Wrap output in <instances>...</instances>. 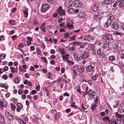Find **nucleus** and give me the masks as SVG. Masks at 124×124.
Segmentation results:
<instances>
[{
	"mask_svg": "<svg viewBox=\"0 0 124 124\" xmlns=\"http://www.w3.org/2000/svg\"><path fill=\"white\" fill-rule=\"evenodd\" d=\"M57 11L58 13L61 16H64L66 14L65 10H63L61 6L58 7Z\"/></svg>",
	"mask_w": 124,
	"mask_h": 124,
	"instance_id": "39448f33",
	"label": "nucleus"
},
{
	"mask_svg": "<svg viewBox=\"0 0 124 124\" xmlns=\"http://www.w3.org/2000/svg\"><path fill=\"white\" fill-rule=\"evenodd\" d=\"M75 49V46H72L69 48V50L71 52H74Z\"/></svg>",
	"mask_w": 124,
	"mask_h": 124,
	"instance_id": "ea45409f",
	"label": "nucleus"
},
{
	"mask_svg": "<svg viewBox=\"0 0 124 124\" xmlns=\"http://www.w3.org/2000/svg\"><path fill=\"white\" fill-rule=\"evenodd\" d=\"M119 54L122 55H124V50H121L120 51Z\"/></svg>",
	"mask_w": 124,
	"mask_h": 124,
	"instance_id": "09e8293b",
	"label": "nucleus"
},
{
	"mask_svg": "<svg viewBox=\"0 0 124 124\" xmlns=\"http://www.w3.org/2000/svg\"><path fill=\"white\" fill-rule=\"evenodd\" d=\"M103 120L105 121H107L108 122L109 120L110 119H109V117L108 116H106L103 118Z\"/></svg>",
	"mask_w": 124,
	"mask_h": 124,
	"instance_id": "58836bf2",
	"label": "nucleus"
},
{
	"mask_svg": "<svg viewBox=\"0 0 124 124\" xmlns=\"http://www.w3.org/2000/svg\"><path fill=\"white\" fill-rule=\"evenodd\" d=\"M59 114H55L54 116V120L56 121L59 119Z\"/></svg>",
	"mask_w": 124,
	"mask_h": 124,
	"instance_id": "4c0bfd02",
	"label": "nucleus"
},
{
	"mask_svg": "<svg viewBox=\"0 0 124 124\" xmlns=\"http://www.w3.org/2000/svg\"><path fill=\"white\" fill-rule=\"evenodd\" d=\"M104 2L106 4H109L111 3V0H104Z\"/></svg>",
	"mask_w": 124,
	"mask_h": 124,
	"instance_id": "e433bc0d",
	"label": "nucleus"
},
{
	"mask_svg": "<svg viewBox=\"0 0 124 124\" xmlns=\"http://www.w3.org/2000/svg\"><path fill=\"white\" fill-rule=\"evenodd\" d=\"M78 72L80 73H82L83 72L84 70V67L83 66H80L79 68H78Z\"/></svg>",
	"mask_w": 124,
	"mask_h": 124,
	"instance_id": "b1692460",
	"label": "nucleus"
},
{
	"mask_svg": "<svg viewBox=\"0 0 124 124\" xmlns=\"http://www.w3.org/2000/svg\"><path fill=\"white\" fill-rule=\"evenodd\" d=\"M51 112L53 114H55V115L57 114L56 113V110L55 109H52L51 110Z\"/></svg>",
	"mask_w": 124,
	"mask_h": 124,
	"instance_id": "bf43d9fd",
	"label": "nucleus"
},
{
	"mask_svg": "<svg viewBox=\"0 0 124 124\" xmlns=\"http://www.w3.org/2000/svg\"><path fill=\"white\" fill-rule=\"evenodd\" d=\"M47 1L50 3H53L55 2L56 0H47Z\"/></svg>",
	"mask_w": 124,
	"mask_h": 124,
	"instance_id": "864d4df0",
	"label": "nucleus"
},
{
	"mask_svg": "<svg viewBox=\"0 0 124 124\" xmlns=\"http://www.w3.org/2000/svg\"><path fill=\"white\" fill-rule=\"evenodd\" d=\"M14 83L16 84L18 83L19 82V80L18 77H17L15 78L14 79Z\"/></svg>",
	"mask_w": 124,
	"mask_h": 124,
	"instance_id": "a19ab883",
	"label": "nucleus"
},
{
	"mask_svg": "<svg viewBox=\"0 0 124 124\" xmlns=\"http://www.w3.org/2000/svg\"><path fill=\"white\" fill-rule=\"evenodd\" d=\"M97 61L98 62H102L103 61V59L102 57L99 56L97 59Z\"/></svg>",
	"mask_w": 124,
	"mask_h": 124,
	"instance_id": "2f4dec72",
	"label": "nucleus"
},
{
	"mask_svg": "<svg viewBox=\"0 0 124 124\" xmlns=\"http://www.w3.org/2000/svg\"><path fill=\"white\" fill-rule=\"evenodd\" d=\"M41 59H42L44 62H46L47 61L46 58L45 57H42L41 58Z\"/></svg>",
	"mask_w": 124,
	"mask_h": 124,
	"instance_id": "0e129e2a",
	"label": "nucleus"
},
{
	"mask_svg": "<svg viewBox=\"0 0 124 124\" xmlns=\"http://www.w3.org/2000/svg\"><path fill=\"white\" fill-rule=\"evenodd\" d=\"M38 118L37 117H35L34 118L33 121L35 123L38 124Z\"/></svg>",
	"mask_w": 124,
	"mask_h": 124,
	"instance_id": "79ce46f5",
	"label": "nucleus"
},
{
	"mask_svg": "<svg viewBox=\"0 0 124 124\" xmlns=\"http://www.w3.org/2000/svg\"><path fill=\"white\" fill-rule=\"evenodd\" d=\"M93 18L94 19L98 21H100L101 19V16L99 15H94L93 16Z\"/></svg>",
	"mask_w": 124,
	"mask_h": 124,
	"instance_id": "aec40b11",
	"label": "nucleus"
},
{
	"mask_svg": "<svg viewBox=\"0 0 124 124\" xmlns=\"http://www.w3.org/2000/svg\"><path fill=\"white\" fill-rule=\"evenodd\" d=\"M102 38L106 39V41L108 43H111L113 41L112 35L108 33H106L103 35Z\"/></svg>",
	"mask_w": 124,
	"mask_h": 124,
	"instance_id": "f257e3e1",
	"label": "nucleus"
},
{
	"mask_svg": "<svg viewBox=\"0 0 124 124\" xmlns=\"http://www.w3.org/2000/svg\"><path fill=\"white\" fill-rule=\"evenodd\" d=\"M74 57L75 58V59L77 61H79L80 60V58L81 57H80V55L78 53V54H73Z\"/></svg>",
	"mask_w": 124,
	"mask_h": 124,
	"instance_id": "412c9836",
	"label": "nucleus"
},
{
	"mask_svg": "<svg viewBox=\"0 0 124 124\" xmlns=\"http://www.w3.org/2000/svg\"><path fill=\"white\" fill-rule=\"evenodd\" d=\"M73 1L70 0H66L65 2V4L66 6L68 8H70L72 6Z\"/></svg>",
	"mask_w": 124,
	"mask_h": 124,
	"instance_id": "0eeeda50",
	"label": "nucleus"
},
{
	"mask_svg": "<svg viewBox=\"0 0 124 124\" xmlns=\"http://www.w3.org/2000/svg\"><path fill=\"white\" fill-rule=\"evenodd\" d=\"M67 62L70 65H73L74 64V62H72L70 61L69 60H67Z\"/></svg>",
	"mask_w": 124,
	"mask_h": 124,
	"instance_id": "49530a36",
	"label": "nucleus"
},
{
	"mask_svg": "<svg viewBox=\"0 0 124 124\" xmlns=\"http://www.w3.org/2000/svg\"><path fill=\"white\" fill-rule=\"evenodd\" d=\"M7 106V104L6 102L0 101V109H3L4 107H6Z\"/></svg>",
	"mask_w": 124,
	"mask_h": 124,
	"instance_id": "f3484780",
	"label": "nucleus"
},
{
	"mask_svg": "<svg viewBox=\"0 0 124 124\" xmlns=\"http://www.w3.org/2000/svg\"><path fill=\"white\" fill-rule=\"evenodd\" d=\"M10 69L11 70V72L12 73H14L15 72V68L13 67H10Z\"/></svg>",
	"mask_w": 124,
	"mask_h": 124,
	"instance_id": "680f3d73",
	"label": "nucleus"
},
{
	"mask_svg": "<svg viewBox=\"0 0 124 124\" xmlns=\"http://www.w3.org/2000/svg\"><path fill=\"white\" fill-rule=\"evenodd\" d=\"M85 15V13L83 12H80L78 14V16L80 18L84 17Z\"/></svg>",
	"mask_w": 124,
	"mask_h": 124,
	"instance_id": "4be33fe9",
	"label": "nucleus"
},
{
	"mask_svg": "<svg viewBox=\"0 0 124 124\" xmlns=\"http://www.w3.org/2000/svg\"><path fill=\"white\" fill-rule=\"evenodd\" d=\"M75 103L74 102H73L71 104V106L73 107V108H76L77 107L75 105Z\"/></svg>",
	"mask_w": 124,
	"mask_h": 124,
	"instance_id": "603ef678",
	"label": "nucleus"
},
{
	"mask_svg": "<svg viewBox=\"0 0 124 124\" xmlns=\"http://www.w3.org/2000/svg\"><path fill=\"white\" fill-rule=\"evenodd\" d=\"M17 106L18 107L20 108H22L23 107L22 104L20 103H17Z\"/></svg>",
	"mask_w": 124,
	"mask_h": 124,
	"instance_id": "c03bdc74",
	"label": "nucleus"
},
{
	"mask_svg": "<svg viewBox=\"0 0 124 124\" xmlns=\"http://www.w3.org/2000/svg\"><path fill=\"white\" fill-rule=\"evenodd\" d=\"M76 37V35H74L71 38H70V39L71 40H75Z\"/></svg>",
	"mask_w": 124,
	"mask_h": 124,
	"instance_id": "3c124183",
	"label": "nucleus"
},
{
	"mask_svg": "<svg viewBox=\"0 0 124 124\" xmlns=\"http://www.w3.org/2000/svg\"><path fill=\"white\" fill-rule=\"evenodd\" d=\"M117 6L119 8H122L124 7V0H118L116 1L113 4V6L116 7Z\"/></svg>",
	"mask_w": 124,
	"mask_h": 124,
	"instance_id": "f03ea898",
	"label": "nucleus"
},
{
	"mask_svg": "<svg viewBox=\"0 0 124 124\" xmlns=\"http://www.w3.org/2000/svg\"><path fill=\"white\" fill-rule=\"evenodd\" d=\"M114 105L113 106L114 108H116L117 107V106L119 104V101H115L114 102Z\"/></svg>",
	"mask_w": 124,
	"mask_h": 124,
	"instance_id": "c756f323",
	"label": "nucleus"
},
{
	"mask_svg": "<svg viewBox=\"0 0 124 124\" xmlns=\"http://www.w3.org/2000/svg\"><path fill=\"white\" fill-rule=\"evenodd\" d=\"M90 39L94 40V38L93 37L90 35H87L85 36V38H84V40H86L89 41Z\"/></svg>",
	"mask_w": 124,
	"mask_h": 124,
	"instance_id": "ddd939ff",
	"label": "nucleus"
},
{
	"mask_svg": "<svg viewBox=\"0 0 124 124\" xmlns=\"http://www.w3.org/2000/svg\"><path fill=\"white\" fill-rule=\"evenodd\" d=\"M64 35L65 36L63 37V38H69V33L67 32V33H64Z\"/></svg>",
	"mask_w": 124,
	"mask_h": 124,
	"instance_id": "37998d69",
	"label": "nucleus"
},
{
	"mask_svg": "<svg viewBox=\"0 0 124 124\" xmlns=\"http://www.w3.org/2000/svg\"><path fill=\"white\" fill-rule=\"evenodd\" d=\"M73 68L74 69H73V70H77L78 68V66L77 65H75L73 67Z\"/></svg>",
	"mask_w": 124,
	"mask_h": 124,
	"instance_id": "5fc2aeb1",
	"label": "nucleus"
},
{
	"mask_svg": "<svg viewBox=\"0 0 124 124\" xmlns=\"http://www.w3.org/2000/svg\"><path fill=\"white\" fill-rule=\"evenodd\" d=\"M94 103L98 104V100L97 96H96L95 98V99H94Z\"/></svg>",
	"mask_w": 124,
	"mask_h": 124,
	"instance_id": "6e6d98bb",
	"label": "nucleus"
},
{
	"mask_svg": "<svg viewBox=\"0 0 124 124\" xmlns=\"http://www.w3.org/2000/svg\"><path fill=\"white\" fill-rule=\"evenodd\" d=\"M64 48H59V51H61L60 54H63L65 53V52L64 51Z\"/></svg>",
	"mask_w": 124,
	"mask_h": 124,
	"instance_id": "7c9ffc66",
	"label": "nucleus"
},
{
	"mask_svg": "<svg viewBox=\"0 0 124 124\" xmlns=\"http://www.w3.org/2000/svg\"><path fill=\"white\" fill-rule=\"evenodd\" d=\"M38 23V21L36 19H35L33 23V25H37Z\"/></svg>",
	"mask_w": 124,
	"mask_h": 124,
	"instance_id": "052dcab7",
	"label": "nucleus"
},
{
	"mask_svg": "<svg viewBox=\"0 0 124 124\" xmlns=\"http://www.w3.org/2000/svg\"><path fill=\"white\" fill-rule=\"evenodd\" d=\"M92 10L94 12H96L98 9L97 4L95 3L93 4L92 5Z\"/></svg>",
	"mask_w": 124,
	"mask_h": 124,
	"instance_id": "2eb2a0df",
	"label": "nucleus"
},
{
	"mask_svg": "<svg viewBox=\"0 0 124 124\" xmlns=\"http://www.w3.org/2000/svg\"><path fill=\"white\" fill-rule=\"evenodd\" d=\"M94 67L91 64L88 66L86 69V70L87 72H92L94 71Z\"/></svg>",
	"mask_w": 124,
	"mask_h": 124,
	"instance_id": "1a4fd4ad",
	"label": "nucleus"
},
{
	"mask_svg": "<svg viewBox=\"0 0 124 124\" xmlns=\"http://www.w3.org/2000/svg\"><path fill=\"white\" fill-rule=\"evenodd\" d=\"M9 23L13 25L15 23V21L14 20H9L8 21Z\"/></svg>",
	"mask_w": 124,
	"mask_h": 124,
	"instance_id": "8fccbe9b",
	"label": "nucleus"
},
{
	"mask_svg": "<svg viewBox=\"0 0 124 124\" xmlns=\"http://www.w3.org/2000/svg\"><path fill=\"white\" fill-rule=\"evenodd\" d=\"M69 56V55L67 54H66L65 55H62V57L63 58V59L65 61H67V60H68V57H67V56Z\"/></svg>",
	"mask_w": 124,
	"mask_h": 124,
	"instance_id": "393cba45",
	"label": "nucleus"
},
{
	"mask_svg": "<svg viewBox=\"0 0 124 124\" xmlns=\"http://www.w3.org/2000/svg\"><path fill=\"white\" fill-rule=\"evenodd\" d=\"M112 21L110 19H108L104 24V26L105 28H107L111 24Z\"/></svg>",
	"mask_w": 124,
	"mask_h": 124,
	"instance_id": "4468645a",
	"label": "nucleus"
},
{
	"mask_svg": "<svg viewBox=\"0 0 124 124\" xmlns=\"http://www.w3.org/2000/svg\"><path fill=\"white\" fill-rule=\"evenodd\" d=\"M79 54L80 55V56L82 58L86 59L89 56L88 53L87 51L80 50L79 51Z\"/></svg>",
	"mask_w": 124,
	"mask_h": 124,
	"instance_id": "7ed1b4c3",
	"label": "nucleus"
},
{
	"mask_svg": "<svg viewBox=\"0 0 124 124\" xmlns=\"http://www.w3.org/2000/svg\"><path fill=\"white\" fill-rule=\"evenodd\" d=\"M113 47L114 49L116 50L117 48V45L116 44L114 43L113 45Z\"/></svg>",
	"mask_w": 124,
	"mask_h": 124,
	"instance_id": "e2e57ef3",
	"label": "nucleus"
},
{
	"mask_svg": "<svg viewBox=\"0 0 124 124\" xmlns=\"http://www.w3.org/2000/svg\"><path fill=\"white\" fill-rule=\"evenodd\" d=\"M118 112L122 113L124 112V103H122L118 107Z\"/></svg>",
	"mask_w": 124,
	"mask_h": 124,
	"instance_id": "9b49d317",
	"label": "nucleus"
},
{
	"mask_svg": "<svg viewBox=\"0 0 124 124\" xmlns=\"http://www.w3.org/2000/svg\"><path fill=\"white\" fill-rule=\"evenodd\" d=\"M11 108L12 110L14 111L15 110L16 107L14 105L11 104Z\"/></svg>",
	"mask_w": 124,
	"mask_h": 124,
	"instance_id": "a18cd8bd",
	"label": "nucleus"
},
{
	"mask_svg": "<svg viewBox=\"0 0 124 124\" xmlns=\"http://www.w3.org/2000/svg\"><path fill=\"white\" fill-rule=\"evenodd\" d=\"M107 16L108 19H110L111 21H113L115 19V16L112 14H110L108 15Z\"/></svg>",
	"mask_w": 124,
	"mask_h": 124,
	"instance_id": "a211bd4d",
	"label": "nucleus"
},
{
	"mask_svg": "<svg viewBox=\"0 0 124 124\" xmlns=\"http://www.w3.org/2000/svg\"><path fill=\"white\" fill-rule=\"evenodd\" d=\"M6 116L9 121H11L15 119V118L11 113H10L8 111L5 112Z\"/></svg>",
	"mask_w": 124,
	"mask_h": 124,
	"instance_id": "423d86ee",
	"label": "nucleus"
},
{
	"mask_svg": "<svg viewBox=\"0 0 124 124\" xmlns=\"http://www.w3.org/2000/svg\"><path fill=\"white\" fill-rule=\"evenodd\" d=\"M73 5L76 7H79L81 6L82 3L79 0H75L73 1Z\"/></svg>",
	"mask_w": 124,
	"mask_h": 124,
	"instance_id": "9d476101",
	"label": "nucleus"
},
{
	"mask_svg": "<svg viewBox=\"0 0 124 124\" xmlns=\"http://www.w3.org/2000/svg\"><path fill=\"white\" fill-rule=\"evenodd\" d=\"M36 51L37 52L38 54L40 55L41 53V52L40 49L38 47L36 48Z\"/></svg>",
	"mask_w": 124,
	"mask_h": 124,
	"instance_id": "c9c22d12",
	"label": "nucleus"
},
{
	"mask_svg": "<svg viewBox=\"0 0 124 124\" xmlns=\"http://www.w3.org/2000/svg\"><path fill=\"white\" fill-rule=\"evenodd\" d=\"M11 101H13L15 103H16L17 102V100L16 98H13L11 99Z\"/></svg>",
	"mask_w": 124,
	"mask_h": 124,
	"instance_id": "13d9d810",
	"label": "nucleus"
},
{
	"mask_svg": "<svg viewBox=\"0 0 124 124\" xmlns=\"http://www.w3.org/2000/svg\"><path fill=\"white\" fill-rule=\"evenodd\" d=\"M66 26L68 28L70 29H71L72 28H73V24H69L68 25H67V24H66Z\"/></svg>",
	"mask_w": 124,
	"mask_h": 124,
	"instance_id": "473e14b6",
	"label": "nucleus"
},
{
	"mask_svg": "<svg viewBox=\"0 0 124 124\" xmlns=\"http://www.w3.org/2000/svg\"><path fill=\"white\" fill-rule=\"evenodd\" d=\"M115 34H116L120 35V36L122 35H123V33H121V32H116L115 33Z\"/></svg>",
	"mask_w": 124,
	"mask_h": 124,
	"instance_id": "69168bd1",
	"label": "nucleus"
},
{
	"mask_svg": "<svg viewBox=\"0 0 124 124\" xmlns=\"http://www.w3.org/2000/svg\"><path fill=\"white\" fill-rule=\"evenodd\" d=\"M28 9L26 8L25 10L23 11V13L24 15L25 18H26L28 17Z\"/></svg>",
	"mask_w": 124,
	"mask_h": 124,
	"instance_id": "cd10ccee",
	"label": "nucleus"
},
{
	"mask_svg": "<svg viewBox=\"0 0 124 124\" xmlns=\"http://www.w3.org/2000/svg\"><path fill=\"white\" fill-rule=\"evenodd\" d=\"M50 52L51 54H53L55 53V51L54 49H52L50 50Z\"/></svg>",
	"mask_w": 124,
	"mask_h": 124,
	"instance_id": "774afa93",
	"label": "nucleus"
},
{
	"mask_svg": "<svg viewBox=\"0 0 124 124\" xmlns=\"http://www.w3.org/2000/svg\"><path fill=\"white\" fill-rule=\"evenodd\" d=\"M97 106V103H92L90 108L92 110V111L94 110L96 108Z\"/></svg>",
	"mask_w": 124,
	"mask_h": 124,
	"instance_id": "6ab92c4d",
	"label": "nucleus"
},
{
	"mask_svg": "<svg viewBox=\"0 0 124 124\" xmlns=\"http://www.w3.org/2000/svg\"><path fill=\"white\" fill-rule=\"evenodd\" d=\"M89 91V93L90 94V96H94L95 95L96 93L95 92L93 91L91 89H90Z\"/></svg>",
	"mask_w": 124,
	"mask_h": 124,
	"instance_id": "a878e982",
	"label": "nucleus"
},
{
	"mask_svg": "<svg viewBox=\"0 0 124 124\" xmlns=\"http://www.w3.org/2000/svg\"><path fill=\"white\" fill-rule=\"evenodd\" d=\"M45 23H44L40 25L39 28L43 32H46V27L45 26Z\"/></svg>",
	"mask_w": 124,
	"mask_h": 124,
	"instance_id": "dca6fc26",
	"label": "nucleus"
},
{
	"mask_svg": "<svg viewBox=\"0 0 124 124\" xmlns=\"http://www.w3.org/2000/svg\"><path fill=\"white\" fill-rule=\"evenodd\" d=\"M120 112L117 111L115 113L116 116L118 118H120V121L123 123L124 122V117H123V115L120 114Z\"/></svg>",
	"mask_w": 124,
	"mask_h": 124,
	"instance_id": "6e6552de",
	"label": "nucleus"
},
{
	"mask_svg": "<svg viewBox=\"0 0 124 124\" xmlns=\"http://www.w3.org/2000/svg\"><path fill=\"white\" fill-rule=\"evenodd\" d=\"M2 78L4 80H6L7 79L8 76L7 75L5 74L2 76Z\"/></svg>",
	"mask_w": 124,
	"mask_h": 124,
	"instance_id": "de8ad7c7",
	"label": "nucleus"
},
{
	"mask_svg": "<svg viewBox=\"0 0 124 124\" xmlns=\"http://www.w3.org/2000/svg\"><path fill=\"white\" fill-rule=\"evenodd\" d=\"M74 10L73 8H70L69 9L67 10V12L69 14L72 13L74 12Z\"/></svg>",
	"mask_w": 124,
	"mask_h": 124,
	"instance_id": "f704fd0d",
	"label": "nucleus"
},
{
	"mask_svg": "<svg viewBox=\"0 0 124 124\" xmlns=\"http://www.w3.org/2000/svg\"><path fill=\"white\" fill-rule=\"evenodd\" d=\"M50 7L48 4L44 3L42 6L41 10L42 12H44L46 11Z\"/></svg>",
	"mask_w": 124,
	"mask_h": 124,
	"instance_id": "20e7f679",
	"label": "nucleus"
},
{
	"mask_svg": "<svg viewBox=\"0 0 124 124\" xmlns=\"http://www.w3.org/2000/svg\"><path fill=\"white\" fill-rule=\"evenodd\" d=\"M109 43L107 42L106 41L104 42V44L102 46L103 48H106L108 47L109 46Z\"/></svg>",
	"mask_w": 124,
	"mask_h": 124,
	"instance_id": "bb28decb",
	"label": "nucleus"
},
{
	"mask_svg": "<svg viewBox=\"0 0 124 124\" xmlns=\"http://www.w3.org/2000/svg\"><path fill=\"white\" fill-rule=\"evenodd\" d=\"M108 59L110 61H113L115 60V57L114 55H111L109 57Z\"/></svg>",
	"mask_w": 124,
	"mask_h": 124,
	"instance_id": "c85d7f7f",
	"label": "nucleus"
},
{
	"mask_svg": "<svg viewBox=\"0 0 124 124\" xmlns=\"http://www.w3.org/2000/svg\"><path fill=\"white\" fill-rule=\"evenodd\" d=\"M18 94L21 95L23 93V91L22 90H19L18 91Z\"/></svg>",
	"mask_w": 124,
	"mask_h": 124,
	"instance_id": "338daca9",
	"label": "nucleus"
},
{
	"mask_svg": "<svg viewBox=\"0 0 124 124\" xmlns=\"http://www.w3.org/2000/svg\"><path fill=\"white\" fill-rule=\"evenodd\" d=\"M12 40H15L17 38V36L16 35H14L12 36Z\"/></svg>",
	"mask_w": 124,
	"mask_h": 124,
	"instance_id": "4d7b16f0",
	"label": "nucleus"
},
{
	"mask_svg": "<svg viewBox=\"0 0 124 124\" xmlns=\"http://www.w3.org/2000/svg\"><path fill=\"white\" fill-rule=\"evenodd\" d=\"M98 75L97 74H96L95 75L92 76L91 77V78L93 80H97L98 78Z\"/></svg>",
	"mask_w": 124,
	"mask_h": 124,
	"instance_id": "72a5a7b5",
	"label": "nucleus"
},
{
	"mask_svg": "<svg viewBox=\"0 0 124 124\" xmlns=\"http://www.w3.org/2000/svg\"><path fill=\"white\" fill-rule=\"evenodd\" d=\"M73 24V23L72 19H70L69 18H68L67 19V25H68L69 24Z\"/></svg>",
	"mask_w": 124,
	"mask_h": 124,
	"instance_id": "5701e85b",
	"label": "nucleus"
},
{
	"mask_svg": "<svg viewBox=\"0 0 124 124\" xmlns=\"http://www.w3.org/2000/svg\"><path fill=\"white\" fill-rule=\"evenodd\" d=\"M119 27V25L116 22H115L112 23V29L117 30L118 29Z\"/></svg>",
	"mask_w": 124,
	"mask_h": 124,
	"instance_id": "f8f14e48",
	"label": "nucleus"
}]
</instances>
